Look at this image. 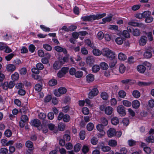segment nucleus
<instances>
[{"instance_id": "39448f33", "label": "nucleus", "mask_w": 154, "mask_h": 154, "mask_svg": "<svg viewBox=\"0 0 154 154\" xmlns=\"http://www.w3.org/2000/svg\"><path fill=\"white\" fill-rule=\"evenodd\" d=\"M98 91L96 87H94L88 94V97L90 99L93 98L98 94Z\"/></svg>"}, {"instance_id": "0e129e2a", "label": "nucleus", "mask_w": 154, "mask_h": 154, "mask_svg": "<svg viewBox=\"0 0 154 154\" xmlns=\"http://www.w3.org/2000/svg\"><path fill=\"white\" fill-rule=\"evenodd\" d=\"M40 27L43 31L45 32H49L50 31V29L49 28L43 25H41Z\"/></svg>"}, {"instance_id": "4d7b16f0", "label": "nucleus", "mask_w": 154, "mask_h": 154, "mask_svg": "<svg viewBox=\"0 0 154 154\" xmlns=\"http://www.w3.org/2000/svg\"><path fill=\"white\" fill-rule=\"evenodd\" d=\"M82 150L83 153L86 154L89 151L88 146L86 145H84L82 147Z\"/></svg>"}, {"instance_id": "cd10ccee", "label": "nucleus", "mask_w": 154, "mask_h": 154, "mask_svg": "<svg viewBox=\"0 0 154 154\" xmlns=\"http://www.w3.org/2000/svg\"><path fill=\"white\" fill-rule=\"evenodd\" d=\"M19 75L17 72H15L11 75L12 79L13 81H16L18 79Z\"/></svg>"}, {"instance_id": "2eb2a0df", "label": "nucleus", "mask_w": 154, "mask_h": 154, "mask_svg": "<svg viewBox=\"0 0 154 154\" xmlns=\"http://www.w3.org/2000/svg\"><path fill=\"white\" fill-rule=\"evenodd\" d=\"M133 107L134 109L138 108L140 105V103L139 101L137 100H133L132 103Z\"/></svg>"}, {"instance_id": "ddd939ff", "label": "nucleus", "mask_w": 154, "mask_h": 154, "mask_svg": "<svg viewBox=\"0 0 154 154\" xmlns=\"http://www.w3.org/2000/svg\"><path fill=\"white\" fill-rule=\"evenodd\" d=\"M6 70L9 72H13L16 69V66L13 64H8L6 65Z\"/></svg>"}, {"instance_id": "9b49d317", "label": "nucleus", "mask_w": 154, "mask_h": 154, "mask_svg": "<svg viewBox=\"0 0 154 154\" xmlns=\"http://www.w3.org/2000/svg\"><path fill=\"white\" fill-rule=\"evenodd\" d=\"M117 112L120 115L124 116L126 115V112L124 109V107L120 105L118 106L117 108Z\"/></svg>"}, {"instance_id": "a878e982", "label": "nucleus", "mask_w": 154, "mask_h": 154, "mask_svg": "<svg viewBox=\"0 0 154 154\" xmlns=\"http://www.w3.org/2000/svg\"><path fill=\"white\" fill-rule=\"evenodd\" d=\"M133 96L135 98H138L140 97V94L138 91L134 90L132 92Z\"/></svg>"}, {"instance_id": "7ed1b4c3", "label": "nucleus", "mask_w": 154, "mask_h": 154, "mask_svg": "<svg viewBox=\"0 0 154 154\" xmlns=\"http://www.w3.org/2000/svg\"><path fill=\"white\" fill-rule=\"evenodd\" d=\"M66 89L64 87H61L58 89H56L54 91V94L57 97H60L61 95L66 93Z\"/></svg>"}, {"instance_id": "6e6d98bb", "label": "nucleus", "mask_w": 154, "mask_h": 154, "mask_svg": "<svg viewBox=\"0 0 154 154\" xmlns=\"http://www.w3.org/2000/svg\"><path fill=\"white\" fill-rule=\"evenodd\" d=\"M143 18H146L149 16L151 14V12L149 11H144L143 13Z\"/></svg>"}, {"instance_id": "5701e85b", "label": "nucleus", "mask_w": 154, "mask_h": 154, "mask_svg": "<svg viewBox=\"0 0 154 154\" xmlns=\"http://www.w3.org/2000/svg\"><path fill=\"white\" fill-rule=\"evenodd\" d=\"M31 123L32 125L36 127H39L41 124L39 121L37 119L33 120L31 122Z\"/></svg>"}, {"instance_id": "3c124183", "label": "nucleus", "mask_w": 154, "mask_h": 154, "mask_svg": "<svg viewBox=\"0 0 154 154\" xmlns=\"http://www.w3.org/2000/svg\"><path fill=\"white\" fill-rule=\"evenodd\" d=\"M101 122L104 126H106L108 124L107 119L103 117L101 119Z\"/></svg>"}, {"instance_id": "c85d7f7f", "label": "nucleus", "mask_w": 154, "mask_h": 154, "mask_svg": "<svg viewBox=\"0 0 154 154\" xmlns=\"http://www.w3.org/2000/svg\"><path fill=\"white\" fill-rule=\"evenodd\" d=\"M94 62V60L91 57H88L86 59V63L89 65H91Z\"/></svg>"}, {"instance_id": "a18cd8bd", "label": "nucleus", "mask_w": 154, "mask_h": 154, "mask_svg": "<svg viewBox=\"0 0 154 154\" xmlns=\"http://www.w3.org/2000/svg\"><path fill=\"white\" fill-rule=\"evenodd\" d=\"M116 43L119 45H122L123 43L122 38L121 37H118L115 40Z\"/></svg>"}, {"instance_id": "9d476101", "label": "nucleus", "mask_w": 154, "mask_h": 154, "mask_svg": "<svg viewBox=\"0 0 154 154\" xmlns=\"http://www.w3.org/2000/svg\"><path fill=\"white\" fill-rule=\"evenodd\" d=\"M116 133V130L113 128H110L107 131V135L109 137H111L115 136Z\"/></svg>"}, {"instance_id": "4468645a", "label": "nucleus", "mask_w": 154, "mask_h": 154, "mask_svg": "<svg viewBox=\"0 0 154 154\" xmlns=\"http://www.w3.org/2000/svg\"><path fill=\"white\" fill-rule=\"evenodd\" d=\"M54 49L58 52H62L65 54H66L67 52V51L65 48H62L59 46H55L54 47Z\"/></svg>"}, {"instance_id": "a19ab883", "label": "nucleus", "mask_w": 154, "mask_h": 154, "mask_svg": "<svg viewBox=\"0 0 154 154\" xmlns=\"http://www.w3.org/2000/svg\"><path fill=\"white\" fill-rule=\"evenodd\" d=\"M65 125L63 123H60L58 124V128L60 131H63L65 129Z\"/></svg>"}, {"instance_id": "f03ea898", "label": "nucleus", "mask_w": 154, "mask_h": 154, "mask_svg": "<svg viewBox=\"0 0 154 154\" xmlns=\"http://www.w3.org/2000/svg\"><path fill=\"white\" fill-rule=\"evenodd\" d=\"M102 54L103 56L109 60H113L115 58L116 54L115 52L107 48H103L102 50Z\"/></svg>"}, {"instance_id": "69168bd1", "label": "nucleus", "mask_w": 154, "mask_h": 154, "mask_svg": "<svg viewBox=\"0 0 154 154\" xmlns=\"http://www.w3.org/2000/svg\"><path fill=\"white\" fill-rule=\"evenodd\" d=\"M123 35L126 38H129L130 37V35L128 32L126 30H124L123 32Z\"/></svg>"}, {"instance_id": "5fc2aeb1", "label": "nucleus", "mask_w": 154, "mask_h": 154, "mask_svg": "<svg viewBox=\"0 0 154 154\" xmlns=\"http://www.w3.org/2000/svg\"><path fill=\"white\" fill-rule=\"evenodd\" d=\"M8 149L5 148H1L0 149V154H7Z\"/></svg>"}, {"instance_id": "4be33fe9", "label": "nucleus", "mask_w": 154, "mask_h": 154, "mask_svg": "<svg viewBox=\"0 0 154 154\" xmlns=\"http://www.w3.org/2000/svg\"><path fill=\"white\" fill-rule=\"evenodd\" d=\"M101 97L104 100L108 99L109 97L108 94L105 92H103L100 94Z\"/></svg>"}, {"instance_id": "0eeeda50", "label": "nucleus", "mask_w": 154, "mask_h": 154, "mask_svg": "<svg viewBox=\"0 0 154 154\" xmlns=\"http://www.w3.org/2000/svg\"><path fill=\"white\" fill-rule=\"evenodd\" d=\"M98 148L101 149V150L104 152H106L109 151L111 149L110 147L108 146L104 145L103 143H101L98 145Z\"/></svg>"}, {"instance_id": "c03bdc74", "label": "nucleus", "mask_w": 154, "mask_h": 154, "mask_svg": "<svg viewBox=\"0 0 154 154\" xmlns=\"http://www.w3.org/2000/svg\"><path fill=\"white\" fill-rule=\"evenodd\" d=\"M57 84V81L55 79H52L49 81V85L50 86H54L56 85Z\"/></svg>"}, {"instance_id": "4c0bfd02", "label": "nucleus", "mask_w": 154, "mask_h": 154, "mask_svg": "<svg viewBox=\"0 0 154 154\" xmlns=\"http://www.w3.org/2000/svg\"><path fill=\"white\" fill-rule=\"evenodd\" d=\"M94 128V125L93 123L90 122L87 125V128L89 131H92Z\"/></svg>"}, {"instance_id": "ea45409f", "label": "nucleus", "mask_w": 154, "mask_h": 154, "mask_svg": "<svg viewBox=\"0 0 154 154\" xmlns=\"http://www.w3.org/2000/svg\"><path fill=\"white\" fill-rule=\"evenodd\" d=\"M100 69L99 65H95L92 67V70L94 72H96L98 71Z\"/></svg>"}, {"instance_id": "f3484780", "label": "nucleus", "mask_w": 154, "mask_h": 154, "mask_svg": "<svg viewBox=\"0 0 154 154\" xmlns=\"http://www.w3.org/2000/svg\"><path fill=\"white\" fill-rule=\"evenodd\" d=\"M152 56V53L149 50H146L143 53V57L145 58H150Z\"/></svg>"}, {"instance_id": "c9c22d12", "label": "nucleus", "mask_w": 154, "mask_h": 154, "mask_svg": "<svg viewBox=\"0 0 154 154\" xmlns=\"http://www.w3.org/2000/svg\"><path fill=\"white\" fill-rule=\"evenodd\" d=\"M25 146L28 148H32L33 147V143L30 141L28 140L26 142Z\"/></svg>"}, {"instance_id": "f257e3e1", "label": "nucleus", "mask_w": 154, "mask_h": 154, "mask_svg": "<svg viewBox=\"0 0 154 154\" xmlns=\"http://www.w3.org/2000/svg\"><path fill=\"white\" fill-rule=\"evenodd\" d=\"M106 15V13L97 14L96 15H91L82 17L81 19L84 21H91L92 20L100 19Z\"/></svg>"}, {"instance_id": "58836bf2", "label": "nucleus", "mask_w": 154, "mask_h": 154, "mask_svg": "<svg viewBox=\"0 0 154 154\" xmlns=\"http://www.w3.org/2000/svg\"><path fill=\"white\" fill-rule=\"evenodd\" d=\"M61 64L59 62H55L53 65V67L55 69H58L61 66Z\"/></svg>"}, {"instance_id": "f704fd0d", "label": "nucleus", "mask_w": 154, "mask_h": 154, "mask_svg": "<svg viewBox=\"0 0 154 154\" xmlns=\"http://www.w3.org/2000/svg\"><path fill=\"white\" fill-rule=\"evenodd\" d=\"M101 68L103 70H106L108 68V66L105 62H102L100 64Z\"/></svg>"}, {"instance_id": "864d4df0", "label": "nucleus", "mask_w": 154, "mask_h": 154, "mask_svg": "<svg viewBox=\"0 0 154 154\" xmlns=\"http://www.w3.org/2000/svg\"><path fill=\"white\" fill-rule=\"evenodd\" d=\"M35 88L36 91L38 92L40 91L42 89V86L39 84H37L35 86Z\"/></svg>"}, {"instance_id": "c756f323", "label": "nucleus", "mask_w": 154, "mask_h": 154, "mask_svg": "<svg viewBox=\"0 0 154 154\" xmlns=\"http://www.w3.org/2000/svg\"><path fill=\"white\" fill-rule=\"evenodd\" d=\"M112 123L114 125H116L119 122L118 118L117 117H113L111 119Z\"/></svg>"}, {"instance_id": "13d9d810", "label": "nucleus", "mask_w": 154, "mask_h": 154, "mask_svg": "<svg viewBox=\"0 0 154 154\" xmlns=\"http://www.w3.org/2000/svg\"><path fill=\"white\" fill-rule=\"evenodd\" d=\"M146 34L149 41H152L153 40V36L151 32H149L146 33Z\"/></svg>"}, {"instance_id": "37998d69", "label": "nucleus", "mask_w": 154, "mask_h": 154, "mask_svg": "<svg viewBox=\"0 0 154 154\" xmlns=\"http://www.w3.org/2000/svg\"><path fill=\"white\" fill-rule=\"evenodd\" d=\"M126 68L124 65L122 64H121L119 66V71L121 73H123L125 71Z\"/></svg>"}, {"instance_id": "8fccbe9b", "label": "nucleus", "mask_w": 154, "mask_h": 154, "mask_svg": "<svg viewBox=\"0 0 154 154\" xmlns=\"http://www.w3.org/2000/svg\"><path fill=\"white\" fill-rule=\"evenodd\" d=\"M98 139L95 137H93L91 139V143L93 145H96L98 142Z\"/></svg>"}, {"instance_id": "423d86ee", "label": "nucleus", "mask_w": 154, "mask_h": 154, "mask_svg": "<svg viewBox=\"0 0 154 154\" xmlns=\"http://www.w3.org/2000/svg\"><path fill=\"white\" fill-rule=\"evenodd\" d=\"M15 82L12 81H10L9 82H5L3 85V88L5 89H7L8 88H11L15 85Z\"/></svg>"}, {"instance_id": "dca6fc26", "label": "nucleus", "mask_w": 154, "mask_h": 154, "mask_svg": "<svg viewBox=\"0 0 154 154\" xmlns=\"http://www.w3.org/2000/svg\"><path fill=\"white\" fill-rule=\"evenodd\" d=\"M86 80L88 82L93 81L94 80V75L92 74H89L86 76Z\"/></svg>"}, {"instance_id": "49530a36", "label": "nucleus", "mask_w": 154, "mask_h": 154, "mask_svg": "<svg viewBox=\"0 0 154 154\" xmlns=\"http://www.w3.org/2000/svg\"><path fill=\"white\" fill-rule=\"evenodd\" d=\"M4 134L6 137H9L11 136L12 133L11 130L9 129H7L5 131L4 133Z\"/></svg>"}, {"instance_id": "680f3d73", "label": "nucleus", "mask_w": 154, "mask_h": 154, "mask_svg": "<svg viewBox=\"0 0 154 154\" xmlns=\"http://www.w3.org/2000/svg\"><path fill=\"white\" fill-rule=\"evenodd\" d=\"M21 120L23 122H26L28 121V118L27 116L22 115L21 117Z\"/></svg>"}, {"instance_id": "bf43d9fd", "label": "nucleus", "mask_w": 154, "mask_h": 154, "mask_svg": "<svg viewBox=\"0 0 154 154\" xmlns=\"http://www.w3.org/2000/svg\"><path fill=\"white\" fill-rule=\"evenodd\" d=\"M83 75V72L80 71H79L76 72L75 74V76L77 78H79L82 76Z\"/></svg>"}, {"instance_id": "603ef678", "label": "nucleus", "mask_w": 154, "mask_h": 154, "mask_svg": "<svg viewBox=\"0 0 154 154\" xmlns=\"http://www.w3.org/2000/svg\"><path fill=\"white\" fill-rule=\"evenodd\" d=\"M146 140L147 142L153 143L154 142V137L152 136H150L146 139Z\"/></svg>"}, {"instance_id": "de8ad7c7", "label": "nucleus", "mask_w": 154, "mask_h": 154, "mask_svg": "<svg viewBox=\"0 0 154 154\" xmlns=\"http://www.w3.org/2000/svg\"><path fill=\"white\" fill-rule=\"evenodd\" d=\"M14 56L13 53L10 54L5 56V59L7 61H10Z\"/></svg>"}, {"instance_id": "e433bc0d", "label": "nucleus", "mask_w": 154, "mask_h": 154, "mask_svg": "<svg viewBox=\"0 0 154 154\" xmlns=\"http://www.w3.org/2000/svg\"><path fill=\"white\" fill-rule=\"evenodd\" d=\"M122 102L123 104L125 106L127 107H129L131 106V103L127 100H123L122 101Z\"/></svg>"}, {"instance_id": "bb28decb", "label": "nucleus", "mask_w": 154, "mask_h": 154, "mask_svg": "<svg viewBox=\"0 0 154 154\" xmlns=\"http://www.w3.org/2000/svg\"><path fill=\"white\" fill-rule=\"evenodd\" d=\"M104 36V34L103 32L101 31L98 32L96 35L97 38L99 40L102 39L103 38Z\"/></svg>"}, {"instance_id": "1a4fd4ad", "label": "nucleus", "mask_w": 154, "mask_h": 154, "mask_svg": "<svg viewBox=\"0 0 154 154\" xmlns=\"http://www.w3.org/2000/svg\"><path fill=\"white\" fill-rule=\"evenodd\" d=\"M1 143L2 146H5L13 145L14 141L13 140H10L8 141L6 139H3L1 140Z\"/></svg>"}, {"instance_id": "774afa93", "label": "nucleus", "mask_w": 154, "mask_h": 154, "mask_svg": "<svg viewBox=\"0 0 154 154\" xmlns=\"http://www.w3.org/2000/svg\"><path fill=\"white\" fill-rule=\"evenodd\" d=\"M36 68L39 70H42L44 68V66L41 63H38L36 65Z\"/></svg>"}, {"instance_id": "2f4dec72", "label": "nucleus", "mask_w": 154, "mask_h": 154, "mask_svg": "<svg viewBox=\"0 0 154 154\" xmlns=\"http://www.w3.org/2000/svg\"><path fill=\"white\" fill-rule=\"evenodd\" d=\"M112 17V15L111 14L109 17L103 19L102 21L103 22V23H104L106 22H110L111 20Z\"/></svg>"}, {"instance_id": "6e6552de", "label": "nucleus", "mask_w": 154, "mask_h": 154, "mask_svg": "<svg viewBox=\"0 0 154 154\" xmlns=\"http://www.w3.org/2000/svg\"><path fill=\"white\" fill-rule=\"evenodd\" d=\"M104 126L101 124H98L96 126L97 130L99 132L102 133V134H100L98 135L99 137H101L105 134V132L103 131Z\"/></svg>"}, {"instance_id": "393cba45", "label": "nucleus", "mask_w": 154, "mask_h": 154, "mask_svg": "<svg viewBox=\"0 0 154 154\" xmlns=\"http://www.w3.org/2000/svg\"><path fill=\"white\" fill-rule=\"evenodd\" d=\"M69 55H67L66 57H64L60 58L59 59V62L61 64H63L65 62H67L68 60V57Z\"/></svg>"}, {"instance_id": "473e14b6", "label": "nucleus", "mask_w": 154, "mask_h": 154, "mask_svg": "<svg viewBox=\"0 0 154 154\" xmlns=\"http://www.w3.org/2000/svg\"><path fill=\"white\" fill-rule=\"evenodd\" d=\"M93 54L95 56H100L102 54V51H100L97 49H94L93 50Z\"/></svg>"}, {"instance_id": "e2e57ef3", "label": "nucleus", "mask_w": 154, "mask_h": 154, "mask_svg": "<svg viewBox=\"0 0 154 154\" xmlns=\"http://www.w3.org/2000/svg\"><path fill=\"white\" fill-rule=\"evenodd\" d=\"M122 123L125 126H128L129 123V119L128 118H124L122 120Z\"/></svg>"}, {"instance_id": "b1692460", "label": "nucleus", "mask_w": 154, "mask_h": 154, "mask_svg": "<svg viewBox=\"0 0 154 154\" xmlns=\"http://www.w3.org/2000/svg\"><path fill=\"white\" fill-rule=\"evenodd\" d=\"M82 147V145L80 143H77L76 144L74 147V151L75 152H78L80 150Z\"/></svg>"}, {"instance_id": "20e7f679", "label": "nucleus", "mask_w": 154, "mask_h": 154, "mask_svg": "<svg viewBox=\"0 0 154 154\" xmlns=\"http://www.w3.org/2000/svg\"><path fill=\"white\" fill-rule=\"evenodd\" d=\"M127 29L129 32H132V34L134 36H138L140 34V32L138 29H134L131 26H128Z\"/></svg>"}, {"instance_id": "72a5a7b5", "label": "nucleus", "mask_w": 154, "mask_h": 154, "mask_svg": "<svg viewBox=\"0 0 154 154\" xmlns=\"http://www.w3.org/2000/svg\"><path fill=\"white\" fill-rule=\"evenodd\" d=\"M153 84V83L152 82H138L139 85L141 86H149Z\"/></svg>"}, {"instance_id": "052dcab7", "label": "nucleus", "mask_w": 154, "mask_h": 154, "mask_svg": "<svg viewBox=\"0 0 154 154\" xmlns=\"http://www.w3.org/2000/svg\"><path fill=\"white\" fill-rule=\"evenodd\" d=\"M27 72L26 69L25 68H22L20 70V74L22 75H25Z\"/></svg>"}, {"instance_id": "aec40b11", "label": "nucleus", "mask_w": 154, "mask_h": 154, "mask_svg": "<svg viewBox=\"0 0 154 154\" xmlns=\"http://www.w3.org/2000/svg\"><path fill=\"white\" fill-rule=\"evenodd\" d=\"M108 145L111 147H115L117 144V141L114 140H110L108 142Z\"/></svg>"}, {"instance_id": "a211bd4d", "label": "nucleus", "mask_w": 154, "mask_h": 154, "mask_svg": "<svg viewBox=\"0 0 154 154\" xmlns=\"http://www.w3.org/2000/svg\"><path fill=\"white\" fill-rule=\"evenodd\" d=\"M137 70L139 72L143 73L145 72L146 68L144 66L140 65L137 66Z\"/></svg>"}, {"instance_id": "7c9ffc66", "label": "nucleus", "mask_w": 154, "mask_h": 154, "mask_svg": "<svg viewBox=\"0 0 154 154\" xmlns=\"http://www.w3.org/2000/svg\"><path fill=\"white\" fill-rule=\"evenodd\" d=\"M43 47L44 49L48 51H50L52 49V48L51 46L47 44H43Z\"/></svg>"}, {"instance_id": "6ab92c4d", "label": "nucleus", "mask_w": 154, "mask_h": 154, "mask_svg": "<svg viewBox=\"0 0 154 154\" xmlns=\"http://www.w3.org/2000/svg\"><path fill=\"white\" fill-rule=\"evenodd\" d=\"M113 111L112 108L110 106L106 107L105 108V112L106 114L107 115H110L112 112Z\"/></svg>"}, {"instance_id": "79ce46f5", "label": "nucleus", "mask_w": 154, "mask_h": 154, "mask_svg": "<svg viewBox=\"0 0 154 154\" xmlns=\"http://www.w3.org/2000/svg\"><path fill=\"white\" fill-rule=\"evenodd\" d=\"M118 95L119 97L124 98L125 97L126 93L124 91L120 90L118 92Z\"/></svg>"}, {"instance_id": "412c9836", "label": "nucleus", "mask_w": 154, "mask_h": 154, "mask_svg": "<svg viewBox=\"0 0 154 154\" xmlns=\"http://www.w3.org/2000/svg\"><path fill=\"white\" fill-rule=\"evenodd\" d=\"M118 58L120 60L124 61L126 59L127 56L124 53L121 52L118 54Z\"/></svg>"}, {"instance_id": "f8f14e48", "label": "nucleus", "mask_w": 154, "mask_h": 154, "mask_svg": "<svg viewBox=\"0 0 154 154\" xmlns=\"http://www.w3.org/2000/svg\"><path fill=\"white\" fill-rule=\"evenodd\" d=\"M147 37L144 36H142L141 37L139 40V44L140 45L144 46L146 43L147 42Z\"/></svg>"}, {"instance_id": "09e8293b", "label": "nucleus", "mask_w": 154, "mask_h": 154, "mask_svg": "<svg viewBox=\"0 0 154 154\" xmlns=\"http://www.w3.org/2000/svg\"><path fill=\"white\" fill-rule=\"evenodd\" d=\"M70 118L69 115L67 114H65L64 115L63 118V120L64 122H69L70 121Z\"/></svg>"}, {"instance_id": "338daca9", "label": "nucleus", "mask_w": 154, "mask_h": 154, "mask_svg": "<svg viewBox=\"0 0 154 154\" xmlns=\"http://www.w3.org/2000/svg\"><path fill=\"white\" fill-rule=\"evenodd\" d=\"M79 135L80 138L81 140H84L85 136V132L84 131H81L80 132Z\"/></svg>"}]
</instances>
